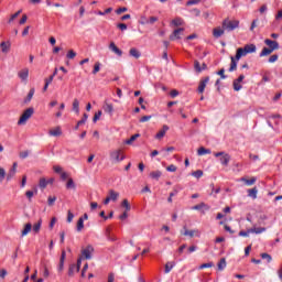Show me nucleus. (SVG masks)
<instances>
[{
  "label": "nucleus",
  "mask_w": 282,
  "mask_h": 282,
  "mask_svg": "<svg viewBox=\"0 0 282 282\" xmlns=\"http://www.w3.org/2000/svg\"><path fill=\"white\" fill-rule=\"evenodd\" d=\"M243 56H248V53H246V50L243 47L237 48L236 56L230 57L231 63H230L229 72H237V62L241 61Z\"/></svg>",
  "instance_id": "1"
},
{
  "label": "nucleus",
  "mask_w": 282,
  "mask_h": 282,
  "mask_svg": "<svg viewBox=\"0 0 282 282\" xmlns=\"http://www.w3.org/2000/svg\"><path fill=\"white\" fill-rule=\"evenodd\" d=\"M239 28V20H230V19H225L223 21V29L226 32H232L234 30H237Z\"/></svg>",
  "instance_id": "2"
},
{
  "label": "nucleus",
  "mask_w": 282,
  "mask_h": 282,
  "mask_svg": "<svg viewBox=\"0 0 282 282\" xmlns=\"http://www.w3.org/2000/svg\"><path fill=\"white\" fill-rule=\"evenodd\" d=\"M110 160L113 164H120L124 160L122 150H113L110 152Z\"/></svg>",
  "instance_id": "3"
},
{
  "label": "nucleus",
  "mask_w": 282,
  "mask_h": 282,
  "mask_svg": "<svg viewBox=\"0 0 282 282\" xmlns=\"http://www.w3.org/2000/svg\"><path fill=\"white\" fill-rule=\"evenodd\" d=\"M32 116H34V108L31 107L23 111L18 121V124H25L29 118H32Z\"/></svg>",
  "instance_id": "4"
},
{
  "label": "nucleus",
  "mask_w": 282,
  "mask_h": 282,
  "mask_svg": "<svg viewBox=\"0 0 282 282\" xmlns=\"http://www.w3.org/2000/svg\"><path fill=\"white\" fill-rule=\"evenodd\" d=\"M102 110L105 111V113H108V116H113V104H111L109 99H105Z\"/></svg>",
  "instance_id": "5"
},
{
  "label": "nucleus",
  "mask_w": 282,
  "mask_h": 282,
  "mask_svg": "<svg viewBox=\"0 0 282 282\" xmlns=\"http://www.w3.org/2000/svg\"><path fill=\"white\" fill-rule=\"evenodd\" d=\"M280 120H281L280 115H271L268 117V126L271 127V129H274V124H275V127H279ZM273 122H274V124H273Z\"/></svg>",
  "instance_id": "6"
},
{
  "label": "nucleus",
  "mask_w": 282,
  "mask_h": 282,
  "mask_svg": "<svg viewBox=\"0 0 282 282\" xmlns=\"http://www.w3.org/2000/svg\"><path fill=\"white\" fill-rule=\"evenodd\" d=\"M18 77L21 79L22 83H28V78L30 77V69L29 68H22L18 73Z\"/></svg>",
  "instance_id": "7"
},
{
  "label": "nucleus",
  "mask_w": 282,
  "mask_h": 282,
  "mask_svg": "<svg viewBox=\"0 0 282 282\" xmlns=\"http://www.w3.org/2000/svg\"><path fill=\"white\" fill-rule=\"evenodd\" d=\"M82 254L84 259H91V254H94V246L88 245L84 250H82Z\"/></svg>",
  "instance_id": "8"
},
{
  "label": "nucleus",
  "mask_w": 282,
  "mask_h": 282,
  "mask_svg": "<svg viewBox=\"0 0 282 282\" xmlns=\"http://www.w3.org/2000/svg\"><path fill=\"white\" fill-rule=\"evenodd\" d=\"M184 230H185L183 232L184 237H191V238L202 237V232L199 231V229L188 230V229H186V227H184Z\"/></svg>",
  "instance_id": "9"
},
{
  "label": "nucleus",
  "mask_w": 282,
  "mask_h": 282,
  "mask_svg": "<svg viewBox=\"0 0 282 282\" xmlns=\"http://www.w3.org/2000/svg\"><path fill=\"white\" fill-rule=\"evenodd\" d=\"M184 32V28H178L173 31V33L170 35V41H175L178 39H182V33Z\"/></svg>",
  "instance_id": "10"
},
{
  "label": "nucleus",
  "mask_w": 282,
  "mask_h": 282,
  "mask_svg": "<svg viewBox=\"0 0 282 282\" xmlns=\"http://www.w3.org/2000/svg\"><path fill=\"white\" fill-rule=\"evenodd\" d=\"M210 82V77H205L199 82L198 85V94H202L203 91H205L206 86L208 85V83Z\"/></svg>",
  "instance_id": "11"
},
{
  "label": "nucleus",
  "mask_w": 282,
  "mask_h": 282,
  "mask_svg": "<svg viewBox=\"0 0 282 282\" xmlns=\"http://www.w3.org/2000/svg\"><path fill=\"white\" fill-rule=\"evenodd\" d=\"M264 43L268 45V47L270 48V50H272L273 52L274 51H276V50H279V42H276V41H272V40H270V39H267V40H264Z\"/></svg>",
  "instance_id": "12"
},
{
  "label": "nucleus",
  "mask_w": 282,
  "mask_h": 282,
  "mask_svg": "<svg viewBox=\"0 0 282 282\" xmlns=\"http://www.w3.org/2000/svg\"><path fill=\"white\" fill-rule=\"evenodd\" d=\"M10 47H12V43H10V41L0 43L2 54H8V52H10Z\"/></svg>",
  "instance_id": "13"
},
{
  "label": "nucleus",
  "mask_w": 282,
  "mask_h": 282,
  "mask_svg": "<svg viewBox=\"0 0 282 282\" xmlns=\"http://www.w3.org/2000/svg\"><path fill=\"white\" fill-rule=\"evenodd\" d=\"M166 131H169V126L164 124L163 128L156 133L155 139L162 140L166 135Z\"/></svg>",
  "instance_id": "14"
},
{
  "label": "nucleus",
  "mask_w": 282,
  "mask_h": 282,
  "mask_svg": "<svg viewBox=\"0 0 282 282\" xmlns=\"http://www.w3.org/2000/svg\"><path fill=\"white\" fill-rule=\"evenodd\" d=\"M220 164L228 166V164H230V154L225 152L224 155L220 156Z\"/></svg>",
  "instance_id": "15"
},
{
  "label": "nucleus",
  "mask_w": 282,
  "mask_h": 282,
  "mask_svg": "<svg viewBox=\"0 0 282 282\" xmlns=\"http://www.w3.org/2000/svg\"><path fill=\"white\" fill-rule=\"evenodd\" d=\"M242 48H245L247 54H254L257 52V45L254 44H246Z\"/></svg>",
  "instance_id": "16"
},
{
  "label": "nucleus",
  "mask_w": 282,
  "mask_h": 282,
  "mask_svg": "<svg viewBox=\"0 0 282 282\" xmlns=\"http://www.w3.org/2000/svg\"><path fill=\"white\" fill-rule=\"evenodd\" d=\"M120 197V193L110 189L109 194H108V198L110 199V202H118V198Z\"/></svg>",
  "instance_id": "17"
},
{
  "label": "nucleus",
  "mask_w": 282,
  "mask_h": 282,
  "mask_svg": "<svg viewBox=\"0 0 282 282\" xmlns=\"http://www.w3.org/2000/svg\"><path fill=\"white\" fill-rule=\"evenodd\" d=\"M109 50L117 54V56H122V51L116 45V43L111 42L109 45Z\"/></svg>",
  "instance_id": "18"
},
{
  "label": "nucleus",
  "mask_w": 282,
  "mask_h": 282,
  "mask_svg": "<svg viewBox=\"0 0 282 282\" xmlns=\"http://www.w3.org/2000/svg\"><path fill=\"white\" fill-rule=\"evenodd\" d=\"M226 30H224V29H221V28H215L214 30H213V36H214V39H220V36H224V32H225Z\"/></svg>",
  "instance_id": "19"
},
{
  "label": "nucleus",
  "mask_w": 282,
  "mask_h": 282,
  "mask_svg": "<svg viewBox=\"0 0 282 282\" xmlns=\"http://www.w3.org/2000/svg\"><path fill=\"white\" fill-rule=\"evenodd\" d=\"M30 232H32V224L28 223L26 225H24V229L21 232V237H28Z\"/></svg>",
  "instance_id": "20"
},
{
  "label": "nucleus",
  "mask_w": 282,
  "mask_h": 282,
  "mask_svg": "<svg viewBox=\"0 0 282 282\" xmlns=\"http://www.w3.org/2000/svg\"><path fill=\"white\" fill-rule=\"evenodd\" d=\"M62 134H63V131H61V127H57L48 131V135H53V138H58V135H62Z\"/></svg>",
  "instance_id": "21"
},
{
  "label": "nucleus",
  "mask_w": 282,
  "mask_h": 282,
  "mask_svg": "<svg viewBox=\"0 0 282 282\" xmlns=\"http://www.w3.org/2000/svg\"><path fill=\"white\" fill-rule=\"evenodd\" d=\"M249 232L254 234V235H261L262 232H265L264 227H253L249 229Z\"/></svg>",
  "instance_id": "22"
},
{
  "label": "nucleus",
  "mask_w": 282,
  "mask_h": 282,
  "mask_svg": "<svg viewBox=\"0 0 282 282\" xmlns=\"http://www.w3.org/2000/svg\"><path fill=\"white\" fill-rule=\"evenodd\" d=\"M76 272H80V269H78V267H76V264H70L68 268V276H74V274H76Z\"/></svg>",
  "instance_id": "23"
},
{
  "label": "nucleus",
  "mask_w": 282,
  "mask_h": 282,
  "mask_svg": "<svg viewBox=\"0 0 282 282\" xmlns=\"http://www.w3.org/2000/svg\"><path fill=\"white\" fill-rule=\"evenodd\" d=\"M240 180L246 184V186H252L257 183V177H251L250 180L242 177Z\"/></svg>",
  "instance_id": "24"
},
{
  "label": "nucleus",
  "mask_w": 282,
  "mask_h": 282,
  "mask_svg": "<svg viewBox=\"0 0 282 282\" xmlns=\"http://www.w3.org/2000/svg\"><path fill=\"white\" fill-rule=\"evenodd\" d=\"M171 25H174V28H180L181 25H184V19L175 18L172 20Z\"/></svg>",
  "instance_id": "25"
},
{
  "label": "nucleus",
  "mask_w": 282,
  "mask_h": 282,
  "mask_svg": "<svg viewBox=\"0 0 282 282\" xmlns=\"http://www.w3.org/2000/svg\"><path fill=\"white\" fill-rule=\"evenodd\" d=\"M41 226H43V219H39L37 223L33 225V232L39 234L41 232Z\"/></svg>",
  "instance_id": "26"
},
{
  "label": "nucleus",
  "mask_w": 282,
  "mask_h": 282,
  "mask_svg": "<svg viewBox=\"0 0 282 282\" xmlns=\"http://www.w3.org/2000/svg\"><path fill=\"white\" fill-rule=\"evenodd\" d=\"M129 54L133 58H140V56H142V53H140L135 47L130 48Z\"/></svg>",
  "instance_id": "27"
},
{
  "label": "nucleus",
  "mask_w": 282,
  "mask_h": 282,
  "mask_svg": "<svg viewBox=\"0 0 282 282\" xmlns=\"http://www.w3.org/2000/svg\"><path fill=\"white\" fill-rule=\"evenodd\" d=\"M272 52H274L272 48L263 47L262 51L260 52V58H263V56H270Z\"/></svg>",
  "instance_id": "28"
},
{
  "label": "nucleus",
  "mask_w": 282,
  "mask_h": 282,
  "mask_svg": "<svg viewBox=\"0 0 282 282\" xmlns=\"http://www.w3.org/2000/svg\"><path fill=\"white\" fill-rule=\"evenodd\" d=\"M73 111L77 115L80 113V101L78 99L73 100Z\"/></svg>",
  "instance_id": "29"
},
{
  "label": "nucleus",
  "mask_w": 282,
  "mask_h": 282,
  "mask_svg": "<svg viewBox=\"0 0 282 282\" xmlns=\"http://www.w3.org/2000/svg\"><path fill=\"white\" fill-rule=\"evenodd\" d=\"M210 153H212L210 149H206L204 147H200L197 150V155H210Z\"/></svg>",
  "instance_id": "30"
},
{
  "label": "nucleus",
  "mask_w": 282,
  "mask_h": 282,
  "mask_svg": "<svg viewBox=\"0 0 282 282\" xmlns=\"http://www.w3.org/2000/svg\"><path fill=\"white\" fill-rule=\"evenodd\" d=\"M258 193H259V189L257 187L248 189V197H251L252 199H257Z\"/></svg>",
  "instance_id": "31"
},
{
  "label": "nucleus",
  "mask_w": 282,
  "mask_h": 282,
  "mask_svg": "<svg viewBox=\"0 0 282 282\" xmlns=\"http://www.w3.org/2000/svg\"><path fill=\"white\" fill-rule=\"evenodd\" d=\"M83 228H85V220L79 218L76 226L77 232H83Z\"/></svg>",
  "instance_id": "32"
},
{
  "label": "nucleus",
  "mask_w": 282,
  "mask_h": 282,
  "mask_svg": "<svg viewBox=\"0 0 282 282\" xmlns=\"http://www.w3.org/2000/svg\"><path fill=\"white\" fill-rule=\"evenodd\" d=\"M150 177L152 180H160L162 177V171H154L150 173Z\"/></svg>",
  "instance_id": "33"
},
{
  "label": "nucleus",
  "mask_w": 282,
  "mask_h": 282,
  "mask_svg": "<svg viewBox=\"0 0 282 282\" xmlns=\"http://www.w3.org/2000/svg\"><path fill=\"white\" fill-rule=\"evenodd\" d=\"M226 258H221L220 261L218 262L217 267H218V270L221 272L224 270H226Z\"/></svg>",
  "instance_id": "34"
},
{
  "label": "nucleus",
  "mask_w": 282,
  "mask_h": 282,
  "mask_svg": "<svg viewBox=\"0 0 282 282\" xmlns=\"http://www.w3.org/2000/svg\"><path fill=\"white\" fill-rule=\"evenodd\" d=\"M178 189H175L170 193V197L167 198V202L171 204V202H173V197H175V195H177V193H180V191H182V187L177 186Z\"/></svg>",
  "instance_id": "35"
},
{
  "label": "nucleus",
  "mask_w": 282,
  "mask_h": 282,
  "mask_svg": "<svg viewBox=\"0 0 282 282\" xmlns=\"http://www.w3.org/2000/svg\"><path fill=\"white\" fill-rule=\"evenodd\" d=\"M34 88H31L26 98L24 99V102L28 105V102H30L32 100V98H34Z\"/></svg>",
  "instance_id": "36"
},
{
  "label": "nucleus",
  "mask_w": 282,
  "mask_h": 282,
  "mask_svg": "<svg viewBox=\"0 0 282 282\" xmlns=\"http://www.w3.org/2000/svg\"><path fill=\"white\" fill-rule=\"evenodd\" d=\"M88 118H89V116L87 113H84L83 119L77 122L75 129L78 130V127H80L82 124H85V122H87Z\"/></svg>",
  "instance_id": "37"
},
{
  "label": "nucleus",
  "mask_w": 282,
  "mask_h": 282,
  "mask_svg": "<svg viewBox=\"0 0 282 282\" xmlns=\"http://www.w3.org/2000/svg\"><path fill=\"white\" fill-rule=\"evenodd\" d=\"M138 138H140L139 133L133 134L132 137H130L127 141L126 144H133V142H135L138 140Z\"/></svg>",
  "instance_id": "38"
},
{
  "label": "nucleus",
  "mask_w": 282,
  "mask_h": 282,
  "mask_svg": "<svg viewBox=\"0 0 282 282\" xmlns=\"http://www.w3.org/2000/svg\"><path fill=\"white\" fill-rule=\"evenodd\" d=\"M14 175H17V170L11 167L9 173L7 174V182H10V180H12Z\"/></svg>",
  "instance_id": "39"
},
{
  "label": "nucleus",
  "mask_w": 282,
  "mask_h": 282,
  "mask_svg": "<svg viewBox=\"0 0 282 282\" xmlns=\"http://www.w3.org/2000/svg\"><path fill=\"white\" fill-rule=\"evenodd\" d=\"M173 268H175V262H167L165 264V274H169V272H171V270H173Z\"/></svg>",
  "instance_id": "40"
},
{
  "label": "nucleus",
  "mask_w": 282,
  "mask_h": 282,
  "mask_svg": "<svg viewBox=\"0 0 282 282\" xmlns=\"http://www.w3.org/2000/svg\"><path fill=\"white\" fill-rule=\"evenodd\" d=\"M192 176H193V177H196V180H199V177H203V176H204V171L197 170V171H195V172H192Z\"/></svg>",
  "instance_id": "41"
},
{
  "label": "nucleus",
  "mask_w": 282,
  "mask_h": 282,
  "mask_svg": "<svg viewBox=\"0 0 282 282\" xmlns=\"http://www.w3.org/2000/svg\"><path fill=\"white\" fill-rule=\"evenodd\" d=\"M36 193H39L37 189H35L34 192H33V191H28V192L25 193V195H26L29 202H32V198L34 197V194L36 195Z\"/></svg>",
  "instance_id": "42"
},
{
  "label": "nucleus",
  "mask_w": 282,
  "mask_h": 282,
  "mask_svg": "<svg viewBox=\"0 0 282 282\" xmlns=\"http://www.w3.org/2000/svg\"><path fill=\"white\" fill-rule=\"evenodd\" d=\"M121 206H123V208H126L127 213H129V210H131V205H129L128 199H123L122 203H121Z\"/></svg>",
  "instance_id": "43"
},
{
  "label": "nucleus",
  "mask_w": 282,
  "mask_h": 282,
  "mask_svg": "<svg viewBox=\"0 0 282 282\" xmlns=\"http://www.w3.org/2000/svg\"><path fill=\"white\" fill-rule=\"evenodd\" d=\"M66 57L69 58L70 61L76 58V52L74 50H69L68 53L66 54Z\"/></svg>",
  "instance_id": "44"
},
{
  "label": "nucleus",
  "mask_w": 282,
  "mask_h": 282,
  "mask_svg": "<svg viewBox=\"0 0 282 282\" xmlns=\"http://www.w3.org/2000/svg\"><path fill=\"white\" fill-rule=\"evenodd\" d=\"M66 188H76V184H74L73 178H68V181L66 183Z\"/></svg>",
  "instance_id": "45"
},
{
  "label": "nucleus",
  "mask_w": 282,
  "mask_h": 282,
  "mask_svg": "<svg viewBox=\"0 0 282 282\" xmlns=\"http://www.w3.org/2000/svg\"><path fill=\"white\" fill-rule=\"evenodd\" d=\"M194 68H195V72H197L198 74L202 73V64H199L198 61L194 62Z\"/></svg>",
  "instance_id": "46"
},
{
  "label": "nucleus",
  "mask_w": 282,
  "mask_h": 282,
  "mask_svg": "<svg viewBox=\"0 0 282 282\" xmlns=\"http://www.w3.org/2000/svg\"><path fill=\"white\" fill-rule=\"evenodd\" d=\"M243 86H241V83L234 80V89L235 91H241Z\"/></svg>",
  "instance_id": "47"
},
{
  "label": "nucleus",
  "mask_w": 282,
  "mask_h": 282,
  "mask_svg": "<svg viewBox=\"0 0 282 282\" xmlns=\"http://www.w3.org/2000/svg\"><path fill=\"white\" fill-rule=\"evenodd\" d=\"M100 116H102V110H99L95 113L93 122H98V120H100Z\"/></svg>",
  "instance_id": "48"
},
{
  "label": "nucleus",
  "mask_w": 282,
  "mask_h": 282,
  "mask_svg": "<svg viewBox=\"0 0 282 282\" xmlns=\"http://www.w3.org/2000/svg\"><path fill=\"white\" fill-rule=\"evenodd\" d=\"M30 155V151L25 150L19 153V158H21V160H25V158H29Z\"/></svg>",
  "instance_id": "49"
},
{
  "label": "nucleus",
  "mask_w": 282,
  "mask_h": 282,
  "mask_svg": "<svg viewBox=\"0 0 282 282\" xmlns=\"http://www.w3.org/2000/svg\"><path fill=\"white\" fill-rule=\"evenodd\" d=\"M258 25H259V19L253 20L250 26V32H254V28H257Z\"/></svg>",
  "instance_id": "50"
},
{
  "label": "nucleus",
  "mask_w": 282,
  "mask_h": 282,
  "mask_svg": "<svg viewBox=\"0 0 282 282\" xmlns=\"http://www.w3.org/2000/svg\"><path fill=\"white\" fill-rule=\"evenodd\" d=\"M72 221H74V214L72 213V210L67 212V224H72Z\"/></svg>",
  "instance_id": "51"
},
{
  "label": "nucleus",
  "mask_w": 282,
  "mask_h": 282,
  "mask_svg": "<svg viewBox=\"0 0 282 282\" xmlns=\"http://www.w3.org/2000/svg\"><path fill=\"white\" fill-rule=\"evenodd\" d=\"M166 171L169 173H175V171H177V166H175L174 164H171L166 167Z\"/></svg>",
  "instance_id": "52"
},
{
  "label": "nucleus",
  "mask_w": 282,
  "mask_h": 282,
  "mask_svg": "<svg viewBox=\"0 0 282 282\" xmlns=\"http://www.w3.org/2000/svg\"><path fill=\"white\" fill-rule=\"evenodd\" d=\"M279 61V55L274 54L269 57V63H276Z\"/></svg>",
  "instance_id": "53"
},
{
  "label": "nucleus",
  "mask_w": 282,
  "mask_h": 282,
  "mask_svg": "<svg viewBox=\"0 0 282 282\" xmlns=\"http://www.w3.org/2000/svg\"><path fill=\"white\" fill-rule=\"evenodd\" d=\"M55 202H56V196H48V199H47L48 206H54Z\"/></svg>",
  "instance_id": "54"
},
{
  "label": "nucleus",
  "mask_w": 282,
  "mask_h": 282,
  "mask_svg": "<svg viewBox=\"0 0 282 282\" xmlns=\"http://www.w3.org/2000/svg\"><path fill=\"white\" fill-rule=\"evenodd\" d=\"M6 180V169L0 167V183Z\"/></svg>",
  "instance_id": "55"
},
{
  "label": "nucleus",
  "mask_w": 282,
  "mask_h": 282,
  "mask_svg": "<svg viewBox=\"0 0 282 282\" xmlns=\"http://www.w3.org/2000/svg\"><path fill=\"white\" fill-rule=\"evenodd\" d=\"M261 259H267L268 263L272 261V256L269 253H261Z\"/></svg>",
  "instance_id": "56"
},
{
  "label": "nucleus",
  "mask_w": 282,
  "mask_h": 282,
  "mask_svg": "<svg viewBox=\"0 0 282 282\" xmlns=\"http://www.w3.org/2000/svg\"><path fill=\"white\" fill-rule=\"evenodd\" d=\"M40 188H47V181L45 178L40 180Z\"/></svg>",
  "instance_id": "57"
},
{
  "label": "nucleus",
  "mask_w": 282,
  "mask_h": 282,
  "mask_svg": "<svg viewBox=\"0 0 282 282\" xmlns=\"http://www.w3.org/2000/svg\"><path fill=\"white\" fill-rule=\"evenodd\" d=\"M217 74L223 80H226V69L221 68Z\"/></svg>",
  "instance_id": "58"
},
{
  "label": "nucleus",
  "mask_w": 282,
  "mask_h": 282,
  "mask_svg": "<svg viewBox=\"0 0 282 282\" xmlns=\"http://www.w3.org/2000/svg\"><path fill=\"white\" fill-rule=\"evenodd\" d=\"M250 235H252V232H250V229H248L247 231H239V237H250Z\"/></svg>",
  "instance_id": "59"
},
{
  "label": "nucleus",
  "mask_w": 282,
  "mask_h": 282,
  "mask_svg": "<svg viewBox=\"0 0 282 282\" xmlns=\"http://www.w3.org/2000/svg\"><path fill=\"white\" fill-rule=\"evenodd\" d=\"M98 72H100V64L97 62L94 66L93 74L96 75Z\"/></svg>",
  "instance_id": "60"
},
{
  "label": "nucleus",
  "mask_w": 282,
  "mask_h": 282,
  "mask_svg": "<svg viewBox=\"0 0 282 282\" xmlns=\"http://www.w3.org/2000/svg\"><path fill=\"white\" fill-rule=\"evenodd\" d=\"M204 206H206V204L200 203V204L195 205L194 207H192V210H202V208H204Z\"/></svg>",
  "instance_id": "61"
},
{
  "label": "nucleus",
  "mask_w": 282,
  "mask_h": 282,
  "mask_svg": "<svg viewBox=\"0 0 282 282\" xmlns=\"http://www.w3.org/2000/svg\"><path fill=\"white\" fill-rule=\"evenodd\" d=\"M213 265H215L213 262L203 263V264L199 267V270H204L205 268H213Z\"/></svg>",
  "instance_id": "62"
},
{
  "label": "nucleus",
  "mask_w": 282,
  "mask_h": 282,
  "mask_svg": "<svg viewBox=\"0 0 282 282\" xmlns=\"http://www.w3.org/2000/svg\"><path fill=\"white\" fill-rule=\"evenodd\" d=\"M129 9L126 7H121L119 9L116 10V14H122V12H127Z\"/></svg>",
  "instance_id": "63"
},
{
  "label": "nucleus",
  "mask_w": 282,
  "mask_h": 282,
  "mask_svg": "<svg viewBox=\"0 0 282 282\" xmlns=\"http://www.w3.org/2000/svg\"><path fill=\"white\" fill-rule=\"evenodd\" d=\"M53 170L56 172V173H63V167H61V165H55L53 166Z\"/></svg>",
  "instance_id": "64"
}]
</instances>
